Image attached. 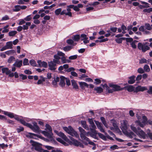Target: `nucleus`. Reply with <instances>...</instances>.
<instances>
[{"label":"nucleus","instance_id":"obj_1","mask_svg":"<svg viewBox=\"0 0 152 152\" xmlns=\"http://www.w3.org/2000/svg\"><path fill=\"white\" fill-rule=\"evenodd\" d=\"M20 122L21 124L29 128L35 132L38 133L39 131L40 128L37 125V123L35 122L32 123L33 125L30 124L26 123L23 119H21Z\"/></svg>","mask_w":152,"mask_h":152},{"label":"nucleus","instance_id":"obj_2","mask_svg":"<svg viewBox=\"0 0 152 152\" xmlns=\"http://www.w3.org/2000/svg\"><path fill=\"white\" fill-rule=\"evenodd\" d=\"M121 129L124 134L131 138H132V135H134L133 132L131 131L129 132L127 131L128 124L127 122L124 121L123 122L121 123Z\"/></svg>","mask_w":152,"mask_h":152},{"label":"nucleus","instance_id":"obj_3","mask_svg":"<svg viewBox=\"0 0 152 152\" xmlns=\"http://www.w3.org/2000/svg\"><path fill=\"white\" fill-rule=\"evenodd\" d=\"M63 129L69 134L71 136L75 137L76 138H79V135L77 132L71 126L63 127Z\"/></svg>","mask_w":152,"mask_h":152},{"label":"nucleus","instance_id":"obj_4","mask_svg":"<svg viewBox=\"0 0 152 152\" xmlns=\"http://www.w3.org/2000/svg\"><path fill=\"white\" fill-rule=\"evenodd\" d=\"M45 126L46 129H45L48 130V132H47L45 131H42L41 133L48 138L50 139L52 138L53 134L52 133V129L51 126L48 124H46Z\"/></svg>","mask_w":152,"mask_h":152},{"label":"nucleus","instance_id":"obj_5","mask_svg":"<svg viewBox=\"0 0 152 152\" xmlns=\"http://www.w3.org/2000/svg\"><path fill=\"white\" fill-rule=\"evenodd\" d=\"M78 129L80 133V136L81 138L84 141L87 142L89 141L90 140L88 137L86 136H88L87 132L81 127H79Z\"/></svg>","mask_w":152,"mask_h":152},{"label":"nucleus","instance_id":"obj_6","mask_svg":"<svg viewBox=\"0 0 152 152\" xmlns=\"http://www.w3.org/2000/svg\"><path fill=\"white\" fill-rule=\"evenodd\" d=\"M145 43H142L139 42L138 43L137 45V48L138 49L141 50L143 52H145L146 51L149 50L150 49V47L146 45Z\"/></svg>","mask_w":152,"mask_h":152},{"label":"nucleus","instance_id":"obj_7","mask_svg":"<svg viewBox=\"0 0 152 152\" xmlns=\"http://www.w3.org/2000/svg\"><path fill=\"white\" fill-rule=\"evenodd\" d=\"M69 137L71 141L70 142L69 140V142H71L73 145L75 146H80L83 148H84V145L81 142L71 136H69Z\"/></svg>","mask_w":152,"mask_h":152},{"label":"nucleus","instance_id":"obj_8","mask_svg":"<svg viewBox=\"0 0 152 152\" xmlns=\"http://www.w3.org/2000/svg\"><path fill=\"white\" fill-rule=\"evenodd\" d=\"M30 142L31 145L35 147L34 149L35 150L39 152H42L43 151V149L39 145V143L34 142L33 140H31Z\"/></svg>","mask_w":152,"mask_h":152},{"label":"nucleus","instance_id":"obj_9","mask_svg":"<svg viewBox=\"0 0 152 152\" xmlns=\"http://www.w3.org/2000/svg\"><path fill=\"white\" fill-rule=\"evenodd\" d=\"M152 29V28L150 24L149 23H145L144 26H140L139 28V30L140 31H143L145 30H151Z\"/></svg>","mask_w":152,"mask_h":152},{"label":"nucleus","instance_id":"obj_10","mask_svg":"<svg viewBox=\"0 0 152 152\" xmlns=\"http://www.w3.org/2000/svg\"><path fill=\"white\" fill-rule=\"evenodd\" d=\"M142 121H136V123H137L138 125L141 127H144L145 123L147 122V119L145 116H144L142 117Z\"/></svg>","mask_w":152,"mask_h":152},{"label":"nucleus","instance_id":"obj_11","mask_svg":"<svg viewBox=\"0 0 152 152\" xmlns=\"http://www.w3.org/2000/svg\"><path fill=\"white\" fill-rule=\"evenodd\" d=\"M54 132L58 136L61 137L66 142H69V140L63 133L61 132H59L56 130H54Z\"/></svg>","mask_w":152,"mask_h":152},{"label":"nucleus","instance_id":"obj_12","mask_svg":"<svg viewBox=\"0 0 152 152\" xmlns=\"http://www.w3.org/2000/svg\"><path fill=\"white\" fill-rule=\"evenodd\" d=\"M91 131V132H87L88 135V134H89L91 137L95 139L98 140V138L96 136L97 134H98L96 131V130Z\"/></svg>","mask_w":152,"mask_h":152},{"label":"nucleus","instance_id":"obj_13","mask_svg":"<svg viewBox=\"0 0 152 152\" xmlns=\"http://www.w3.org/2000/svg\"><path fill=\"white\" fill-rule=\"evenodd\" d=\"M147 90V88L146 87L139 86L135 88L134 92L137 93L139 91H143Z\"/></svg>","mask_w":152,"mask_h":152},{"label":"nucleus","instance_id":"obj_14","mask_svg":"<svg viewBox=\"0 0 152 152\" xmlns=\"http://www.w3.org/2000/svg\"><path fill=\"white\" fill-rule=\"evenodd\" d=\"M48 66L49 67V69L51 70H55L56 68V64H55L53 61H50L48 62Z\"/></svg>","mask_w":152,"mask_h":152},{"label":"nucleus","instance_id":"obj_15","mask_svg":"<svg viewBox=\"0 0 152 152\" xmlns=\"http://www.w3.org/2000/svg\"><path fill=\"white\" fill-rule=\"evenodd\" d=\"M110 87L113 88L114 91H118L122 90L123 88H121L120 86L116 85H109Z\"/></svg>","mask_w":152,"mask_h":152},{"label":"nucleus","instance_id":"obj_16","mask_svg":"<svg viewBox=\"0 0 152 152\" xmlns=\"http://www.w3.org/2000/svg\"><path fill=\"white\" fill-rule=\"evenodd\" d=\"M38 64V67H43L44 68H47L48 67L47 63L45 61H42L41 60H38L37 61Z\"/></svg>","mask_w":152,"mask_h":152},{"label":"nucleus","instance_id":"obj_17","mask_svg":"<svg viewBox=\"0 0 152 152\" xmlns=\"http://www.w3.org/2000/svg\"><path fill=\"white\" fill-rule=\"evenodd\" d=\"M136 134L140 137V138H145L146 134L142 130H141L139 131H138L137 132Z\"/></svg>","mask_w":152,"mask_h":152},{"label":"nucleus","instance_id":"obj_18","mask_svg":"<svg viewBox=\"0 0 152 152\" xmlns=\"http://www.w3.org/2000/svg\"><path fill=\"white\" fill-rule=\"evenodd\" d=\"M94 122L97 128L100 130V131L105 133L104 131L102 126L101 123L98 121H94Z\"/></svg>","mask_w":152,"mask_h":152},{"label":"nucleus","instance_id":"obj_19","mask_svg":"<svg viewBox=\"0 0 152 152\" xmlns=\"http://www.w3.org/2000/svg\"><path fill=\"white\" fill-rule=\"evenodd\" d=\"M65 80L66 78L64 77L61 76L60 82L59 83V85L62 87H64L65 85Z\"/></svg>","mask_w":152,"mask_h":152},{"label":"nucleus","instance_id":"obj_20","mask_svg":"<svg viewBox=\"0 0 152 152\" xmlns=\"http://www.w3.org/2000/svg\"><path fill=\"white\" fill-rule=\"evenodd\" d=\"M33 136L37 137L40 138L41 139H42V137H41V136H40L39 135H37V134H35L34 133H28V134H27L26 135V136L27 137H30L31 138H33Z\"/></svg>","mask_w":152,"mask_h":152},{"label":"nucleus","instance_id":"obj_21","mask_svg":"<svg viewBox=\"0 0 152 152\" xmlns=\"http://www.w3.org/2000/svg\"><path fill=\"white\" fill-rule=\"evenodd\" d=\"M125 88L129 92H131L134 91V87L132 85H129L125 87Z\"/></svg>","mask_w":152,"mask_h":152},{"label":"nucleus","instance_id":"obj_22","mask_svg":"<svg viewBox=\"0 0 152 152\" xmlns=\"http://www.w3.org/2000/svg\"><path fill=\"white\" fill-rule=\"evenodd\" d=\"M81 123L83 127L87 130H89V128L87 124L86 121H81Z\"/></svg>","mask_w":152,"mask_h":152},{"label":"nucleus","instance_id":"obj_23","mask_svg":"<svg viewBox=\"0 0 152 152\" xmlns=\"http://www.w3.org/2000/svg\"><path fill=\"white\" fill-rule=\"evenodd\" d=\"M135 76L134 75H133L129 77V80L128 81V83L129 84H132L135 82Z\"/></svg>","mask_w":152,"mask_h":152},{"label":"nucleus","instance_id":"obj_24","mask_svg":"<svg viewBox=\"0 0 152 152\" xmlns=\"http://www.w3.org/2000/svg\"><path fill=\"white\" fill-rule=\"evenodd\" d=\"M80 87L82 89H84L85 87L88 88L89 85L86 83L84 82H79Z\"/></svg>","mask_w":152,"mask_h":152},{"label":"nucleus","instance_id":"obj_25","mask_svg":"<svg viewBox=\"0 0 152 152\" xmlns=\"http://www.w3.org/2000/svg\"><path fill=\"white\" fill-rule=\"evenodd\" d=\"M22 64V60L19 61H16L13 64V65L15 67H20Z\"/></svg>","mask_w":152,"mask_h":152},{"label":"nucleus","instance_id":"obj_26","mask_svg":"<svg viewBox=\"0 0 152 152\" xmlns=\"http://www.w3.org/2000/svg\"><path fill=\"white\" fill-rule=\"evenodd\" d=\"M3 113L5 115L8 116L11 118H13L15 116V115L13 113L9 112L7 111H4Z\"/></svg>","mask_w":152,"mask_h":152},{"label":"nucleus","instance_id":"obj_27","mask_svg":"<svg viewBox=\"0 0 152 152\" xmlns=\"http://www.w3.org/2000/svg\"><path fill=\"white\" fill-rule=\"evenodd\" d=\"M72 85L73 86V88L76 89L78 88V86L76 82L74 80H71Z\"/></svg>","mask_w":152,"mask_h":152},{"label":"nucleus","instance_id":"obj_28","mask_svg":"<svg viewBox=\"0 0 152 152\" xmlns=\"http://www.w3.org/2000/svg\"><path fill=\"white\" fill-rule=\"evenodd\" d=\"M94 90L96 91L98 93H101L103 91L102 88L100 87H96L94 88Z\"/></svg>","mask_w":152,"mask_h":152},{"label":"nucleus","instance_id":"obj_29","mask_svg":"<svg viewBox=\"0 0 152 152\" xmlns=\"http://www.w3.org/2000/svg\"><path fill=\"white\" fill-rule=\"evenodd\" d=\"M60 80V78L58 77H56L54 78V80L52 81V84L54 86H56L58 82Z\"/></svg>","mask_w":152,"mask_h":152},{"label":"nucleus","instance_id":"obj_30","mask_svg":"<svg viewBox=\"0 0 152 152\" xmlns=\"http://www.w3.org/2000/svg\"><path fill=\"white\" fill-rule=\"evenodd\" d=\"M2 71L3 73H5L7 75H8L10 72V70H9L8 68L7 67L3 68Z\"/></svg>","mask_w":152,"mask_h":152},{"label":"nucleus","instance_id":"obj_31","mask_svg":"<svg viewBox=\"0 0 152 152\" xmlns=\"http://www.w3.org/2000/svg\"><path fill=\"white\" fill-rule=\"evenodd\" d=\"M8 49H10L12 48V42H8L6 43L5 45Z\"/></svg>","mask_w":152,"mask_h":152},{"label":"nucleus","instance_id":"obj_32","mask_svg":"<svg viewBox=\"0 0 152 152\" xmlns=\"http://www.w3.org/2000/svg\"><path fill=\"white\" fill-rule=\"evenodd\" d=\"M73 48V47L71 46H67L63 48V50L67 52Z\"/></svg>","mask_w":152,"mask_h":152},{"label":"nucleus","instance_id":"obj_33","mask_svg":"<svg viewBox=\"0 0 152 152\" xmlns=\"http://www.w3.org/2000/svg\"><path fill=\"white\" fill-rule=\"evenodd\" d=\"M89 129L90 131H94L96 130V127L95 125L94 124H91L89 125Z\"/></svg>","mask_w":152,"mask_h":152},{"label":"nucleus","instance_id":"obj_34","mask_svg":"<svg viewBox=\"0 0 152 152\" xmlns=\"http://www.w3.org/2000/svg\"><path fill=\"white\" fill-rule=\"evenodd\" d=\"M100 119L101 121L103 124L106 128H108L107 124L106 121L105 120V118L103 117H102L100 118Z\"/></svg>","mask_w":152,"mask_h":152},{"label":"nucleus","instance_id":"obj_35","mask_svg":"<svg viewBox=\"0 0 152 152\" xmlns=\"http://www.w3.org/2000/svg\"><path fill=\"white\" fill-rule=\"evenodd\" d=\"M66 42L69 45H72V46L73 47L76 44V43L75 44L74 43L73 40L72 39H69L67 40Z\"/></svg>","mask_w":152,"mask_h":152},{"label":"nucleus","instance_id":"obj_36","mask_svg":"<svg viewBox=\"0 0 152 152\" xmlns=\"http://www.w3.org/2000/svg\"><path fill=\"white\" fill-rule=\"evenodd\" d=\"M98 134L100 138L102 139L103 140H107L106 137L103 134L100 133H98Z\"/></svg>","mask_w":152,"mask_h":152},{"label":"nucleus","instance_id":"obj_37","mask_svg":"<svg viewBox=\"0 0 152 152\" xmlns=\"http://www.w3.org/2000/svg\"><path fill=\"white\" fill-rule=\"evenodd\" d=\"M20 5H17L14 6V8L13 9L14 12H17L20 10Z\"/></svg>","mask_w":152,"mask_h":152},{"label":"nucleus","instance_id":"obj_38","mask_svg":"<svg viewBox=\"0 0 152 152\" xmlns=\"http://www.w3.org/2000/svg\"><path fill=\"white\" fill-rule=\"evenodd\" d=\"M17 33V31H13L9 32V35L10 36H13Z\"/></svg>","mask_w":152,"mask_h":152},{"label":"nucleus","instance_id":"obj_39","mask_svg":"<svg viewBox=\"0 0 152 152\" xmlns=\"http://www.w3.org/2000/svg\"><path fill=\"white\" fill-rule=\"evenodd\" d=\"M62 10L61 8L58 9L56 10L55 12V14L56 15H58L61 13V12Z\"/></svg>","mask_w":152,"mask_h":152},{"label":"nucleus","instance_id":"obj_40","mask_svg":"<svg viewBox=\"0 0 152 152\" xmlns=\"http://www.w3.org/2000/svg\"><path fill=\"white\" fill-rule=\"evenodd\" d=\"M29 63L31 65L35 66L37 65L36 63V61L33 60H31L29 61Z\"/></svg>","mask_w":152,"mask_h":152},{"label":"nucleus","instance_id":"obj_41","mask_svg":"<svg viewBox=\"0 0 152 152\" xmlns=\"http://www.w3.org/2000/svg\"><path fill=\"white\" fill-rule=\"evenodd\" d=\"M80 37L81 38V39L82 41L86 39H88V38L87 37L86 35L85 34H81Z\"/></svg>","mask_w":152,"mask_h":152},{"label":"nucleus","instance_id":"obj_42","mask_svg":"<svg viewBox=\"0 0 152 152\" xmlns=\"http://www.w3.org/2000/svg\"><path fill=\"white\" fill-rule=\"evenodd\" d=\"M95 82H94V83L96 85H98L100 84L101 83V81L100 80L96 78L95 79Z\"/></svg>","mask_w":152,"mask_h":152},{"label":"nucleus","instance_id":"obj_43","mask_svg":"<svg viewBox=\"0 0 152 152\" xmlns=\"http://www.w3.org/2000/svg\"><path fill=\"white\" fill-rule=\"evenodd\" d=\"M56 139L58 141L63 144L64 145H65L66 144V143L61 138H57Z\"/></svg>","mask_w":152,"mask_h":152},{"label":"nucleus","instance_id":"obj_44","mask_svg":"<svg viewBox=\"0 0 152 152\" xmlns=\"http://www.w3.org/2000/svg\"><path fill=\"white\" fill-rule=\"evenodd\" d=\"M80 36L79 35H76L74 36L73 39L75 41H78L80 39Z\"/></svg>","mask_w":152,"mask_h":152},{"label":"nucleus","instance_id":"obj_45","mask_svg":"<svg viewBox=\"0 0 152 152\" xmlns=\"http://www.w3.org/2000/svg\"><path fill=\"white\" fill-rule=\"evenodd\" d=\"M130 128L135 133H137V132L138 130H137L136 128L134 127V125H132L130 126Z\"/></svg>","mask_w":152,"mask_h":152},{"label":"nucleus","instance_id":"obj_46","mask_svg":"<svg viewBox=\"0 0 152 152\" xmlns=\"http://www.w3.org/2000/svg\"><path fill=\"white\" fill-rule=\"evenodd\" d=\"M144 70L146 72H149L150 70L149 66L147 65H145L144 66Z\"/></svg>","mask_w":152,"mask_h":152},{"label":"nucleus","instance_id":"obj_47","mask_svg":"<svg viewBox=\"0 0 152 152\" xmlns=\"http://www.w3.org/2000/svg\"><path fill=\"white\" fill-rule=\"evenodd\" d=\"M56 6L55 4H53L50 6H45L44 7V9H51L52 8L55 7Z\"/></svg>","mask_w":152,"mask_h":152},{"label":"nucleus","instance_id":"obj_48","mask_svg":"<svg viewBox=\"0 0 152 152\" xmlns=\"http://www.w3.org/2000/svg\"><path fill=\"white\" fill-rule=\"evenodd\" d=\"M152 12V8H149L148 9H145L143 10V12H144L150 13Z\"/></svg>","mask_w":152,"mask_h":152},{"label":"nucleus","instance_id":"obj_49","mask_svg":"<svg viewBox=\"0 0 152 152\" xmlns=\"http://www.w3.org/2000/svg\"><path fill=\"white\" fill-rule=\"evenodd\" d=\"M77 57V55H74L72 56H71L69 57V59L70 60H75L76 59Z\"/></svg>","mask_w":152,"mask_h":152},{"label":"nucleus","instance_id":"obj_50","mask_svg":"<svg viewBox=\"0 0 152 152\" xmlns=\"http://www.w3.org/2000/svg\"><path fill=\"white\" fill-rule=\"evenodd\" d=\"M14 50H12L5 52V53L6 54L9 55L12 53H13L14 52Z\"/></svg>","mask_w":152,"mask_h":152},{"label":"nucleus","instance_id":"obj_51","mask_svg":"<svg viewBox=\"0 0 152 152\" xmlns=\"http://www.w3.org/2000/svg\"><path fill=\"white\" fill-rule=\"evenodd\" d=\"M23 64L24 65H28L29 64L28 63V60L27 58H25L23 60Z\"/></svg>","mask_w":152,"mask_h":152},{"label":"nucleus","instance_id":"obj_52","mask_svg":"<svg viewBox=\"0 0 152 152\" xmlns=\"http://www.w3.org/2000/svg\"><path fill=\"white\" fill-rule=\"evenodd\" d=\"M75 70V69L74 68L71 67L69 68H68V69L66 70V71L68 72H71L72 71H74Z\"/></svg>","mask_w":152,"mask_h":152},{"label":"nucleus","instance_id":"obj_53","mask_svg":"<svg viewBox=\"0 0 152 152\" xmlns=\"http://www.w3.org/2000/svg\"><path fill=\"white\" fill-rule=\"evenodd\" d=\"M16 130L17 131V132L18 133H19L23 131L24 130V128L23 127H19V128H18L16 129Z\"/></svg>","mask_w":152,"mask_h":152},{"label":"nucleus","instance_id":"obj_54","mask_svg":"<svg viewBox=\"0 0 152 152\" xmlns=\"http://www.w3.org/2000/svg\"><path fill=\"white\" fill-rule=\"evenodd\" d=\"M15 59V58L13 56H11L8 60V62L10 63L12 61H14Z\"/></svg>","mask_w":152,"mask_h":152},{"label":"nucleus","instance_id":"obj_55","mask_svg":"<svg viewBox=\"0 0 152 152\" xmlns=\"http://www.w3.org/2000/svg\"><path fill=\"white\" fill-rule=\"evenodd\" d=\"M53 61L54 63H55L56 64H61V63L60 61L58 60H57V59H55V58L54 59H53V61Z\"/></svg>","mask_w":152,"mask_h":152},{"label":"nucleus","instance_id":"obj_56","mask_svg":"<svg viewBox=\"0 0 152 152\" xmlns=\"http://www.w3.org/2000/svg\"><path fill=\"white\" fill-rule=\"evenodd\" d=\"M137 72L139 73L142 74L144 73V70L142 68H140L138 69Z\"/></svg>","mask_w":152,"mask_h":152},{"label":"nucleus","instance_id":"obj_57","mask_svg":"<svg viewBox=\"0 0 152 152\" xmlns=\"http://www.w3.org/2000/svg\"><path fill=\"white\" fill-rule=\"evenodd\" d=\"M99 4V2L98 1H95L93 3L89 4L90 6H96L98 5Z\"/></svg>","mask_w":152,"mask_h":152},{"label":"nucleus","instance_id":"obj_58","mask_svg":"<svg viewBox=\"0 0 152 152\" xmlns=\"http://www.w3.org/2000/svg\"><path fill=\"white\" fill-rule=\"evenodd\" d=\"M147 93L149 94H152V86H150L149 87V89L147 91Z\"/></svg>","mask_w":152,"mask_h":152},{"label":"nucleus","instance_id":"obj_59","mask_svg":"<svg viewBox=\"0 0 152 152\" xmlns=\"http://www.w3.org/2000/svg\"><path fill=\"white\" fill-rule=\"evenodd\" d=\"M110 148L113 150L118 148V146L116 145H114L110 147Z\"/></svg>","mask_w":152,"mask_h":152},{"label":"nucleus","instance_id":"obj_60","mask_svg":"<svg viewBox=\"0 0 152 152\" xmlns=\"http://www.w3.org/2000/svg\"><path fill=\"white\" fill-rule=\"evenodd\" d=\"M19 76L22 77V79L23 80H25L27 78V76L23 74H20Z\"/></svg>","mask_w":152,"mask_h":152},{"label":"nucleus","instance_id":"obj_61","mask_svg":"<svg viewBox=\"0 0 152 152\" xmlns=\"http://www.w3.org/2000/svg\"><path fill=\"white\" fill-rule=\"evenodd\" d=\"M71 75L75 77H77L78 76L77 74L75 72L72 71L71 72Z\"/></svg>","mask_w":152,"mask_h":152},{"label":"nucleus","instance_id":"obj_62","mask_svg":"<svg viewBox=\"0 0 152 152\" xmlns=\"http://www.w3.org/2000/svg\"><path fill=\"white\" fill-rule=\"evenodd\" d=\"M9 18L7 15H5L1 19V20H9Z\"/></svg>","mask_w":152,"mask_h":152},{"label":"nucleus","instance_id":"obj_63","mask_svg":"<svg viewBox=\"0 0 152 152\" xmlns=\"http://www.w3.org/2000/svg\"><path fill=\"white\" fill-rule=\"evenodd\" d=\"M142 78V75H138L136 79V81H139L141 80Z\"/></svg>","mask_w":152,"mask_h":152},{"label":"nucleus","instance_id":"obj_64","mask_svg":"<svg viewBox=\"0 0 152 152\" xmlns=\"http://www.w3.org/2000/svg\"><path fill=\"white\" fill-rule=\"evenodd\" d=\"M126 40L127 42H131L133 40V39L131 38H126Z\"/></svg>","mask_w":152,"mask_h":152}]
</instances>
